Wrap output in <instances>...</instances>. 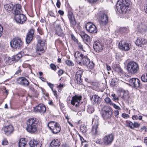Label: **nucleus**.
Wrapping results in <instances>:
<instances>
[{
  "label": "nucleus",
  "instance_id": "6e6552de",
  "mask_svg": "<svg viewBox=\"0 0 147 147\" xmlns=\"http://www.w3.org/2000/svg\"><path fill=\"white\" fill-rule=\"evenodd\" d=\"M23 42L18 38H13L10 42L11 47L13 49H21L23 47Z\"/></svg>",
  "mask_w": 147,
  "mask_h": 147
},
{
  "label": "nucleus",
  "instance_id": "5fc2aeb1",
  "mask_svg": "<svg viewBox=\"0 0 147 147\" xmlns=\"http://www.w3.org/2000/svg\"><path fill=\"white\" fill-rule=\"evenodd\" d=\"M20 67H19L18 69L17 70L16 72L15 75H18L20 74L22 70L20 68Z\"/></svg>",
  "mask_w": 147,
  "mask_h": 147
},
{
  "label": "nucleus",
  "instance_id": "c756f323",
  "mask_svg": "<svg viewBox=\"0 0 147 147\" xmlns=\"http://www.w3.org/2000/svg\"><path fill=\"white\" fill-rule=\"evenodd\" d=\"M24 52L21 51L18 53L17 54L13 56L12 58V60L17 62L24 55Z\"/></svg>",
  "mask_w": 147,
  "mask_h": 147
},
{
  "label": "nucleus",
  "instance_id": "7c9ffc66",
  "mask_svg": "<svg viewBox=\"0 0 147 147\" xmlns=\"http://www.w3.org/2000/svg\"><path fill=\"white\" fill-rule=\"evenodd\" d=\"M91 99L92 101L93 100L94 101L93 102L94 104H98L101 101L100 98L98 95L96 94H94L92 96Z\"/></svg>",
  "mask_w": 147,
  "mask_h": 147
},
{
  "label": "nucleus",
  "instance_id": "8fccbe9b",
  "mask_svg": "<svg viewBox=\"0 0 147 147\" xmlns=\"http://www.w3.org/2000/svg\"><path fill=\"white\" fill-rule=\"evenodd\" d=\"M37 31L41 35H42L44 33L42 29L40 28H38L37 29Z\"/></svg>",
  "mask_w": 147,
  "mask_h": 147
},
{
  "label": "nucleus",
  "instance_id": "338daca9",
  "mask_svg": "<svg viewBox=\"0 0 147 147\" xmlns=\"http://www.w3.org/2000/svg\"><path fill=\"white\" fill-rule=\"evenodd\" d=\"M132 119L134 120H136L138 119V116L137 115H134L132 116Z\"/></svg>",
  "mask_w": 147,
  "mask_h": 147
},
{
  "label": "nucleus",
  "instance_id": "72a5a7b5",
  "mask_svg": "<svg viewBox=\"0 0 147 147\" xmlns=\"http://www.w3.org/2000/svg\"><path fill=\"white\" fill-rule=\"evenodd\" d=\"M14 6V5L12 4H6L4 5V8L7 11H11L13 9Z\"/></svg>",
  "mask_w": 147,
  "mask_h": 147
},
{
  "label": "nucleus",
  "instance_id": "a211bd4d",
  "mask_svg": "<svg viewBox=\"0 0 147 147\" xmlns=\"http://www.w3.org/2000/svg\"><path fill=\"white\" fill-rule=\"evenodd\" d=\"M68 16L70 21L71 26L74 28L76 26V22L71 10H69L68 11Z\"/></svg>",
  "mask_w": 147,
  "mask_h": 147
},
{
  "label": "nucleus",
  "instance_id": "a18cd8bd",
  "mask_svg": "<svg viewBox=\"0 0 147 147\" xmlns=\"http://www.w3.org/2000/svg\"><path fill=\"white\" fill-rule=\"evenodd\" d=\"M76 43L77 44L78 48L81 50H83V46L81 43L78 41Z\"/></svg>",
  "mask_w": 147,
  "mask_h": 147
},
{
  "label": "nucleus",
  "instance_id": "aec40b11",
  "mask_svg": "<svg viewBox=\"0 0 147 147\" xmlns=\"http://www.w3.org/2000/svg\"><path fill=\"white\" fill-rule=\"evenodd\" d=\"M34 33V30L33 29L30 30L27 33L26 38V41L27 44L30 43L32 40Z\"/></svg>",
  "mask_w": 147,
  "mask_h": 147
},
{
  "label": "nucleus",
  "instance_id": "393cba45",
  "mask_svg": "<svg viewBox=\"0 0 147 147\" xmlns=\"http://www.w3.org/2000/svg\"><path fill=\"white\" fill-rule=\"evenodd\" d=\"M36 112L44 113L45 112L46 108L42 104H39L34 108Z\"/></svg>",
  "mask_w": 147,
  "mask_h": 147
},
{
  "label": "nucleus",
  "instance_id": "3c124183",
  "mask_svg": "<svg viewBox=\"0 0 147 147\" xmlns=\"http://www.w3.org/2000/svg\"><path fill=\"white\" fill-rule=\"evenodd\" d=\"M71 36L72 40L74 41V42H77L78 41V40L74 36V34H71Z\"/></svg>",
  "mask_w": 147,
  "mask_h": 147
},
{
  "label": "nucleus",
  "instance_id": "de8ad7c7",
  "mask_svg": "<svg viewBox=\"0 0 147 147\" xmlns=\"http://www.w3.org/2000/svg\"><path fill=\"white\" fill-rule=\"evenodd\" d=\"M62 44V41L59 39H57L55 42V45H61Z\"/></svg>",
  "mask_w": 147,
  "mask_h": 147
},
{
  "label": "nucleus",
  "instance_id": "20e7f679",
  "mask_svg": "<svg viewBox=\"0 0 147 147\" xmlns=\"http://www.w3.org/2000/svg\"><path fill=\"white\" fill-rule=\"evenodd\" d=\"M36 38L38 40V43L36 46V51L37 53L40 55L45 52L46 48V43L45 40L41 38L39 35H36Z\"/></svg>",
  "mask_w": 147,
  "mask_h": 147
},
{
  "label": "nucleus",
  "instance_id": "a878e982",
  "mask_svg": "<svg viewBox=\"0 0 147 147\" xmlns=\"http://www.w3.org/2000/svg\"><path fill=\"white\" fill-rule=\"evenodd\" d=\"M21 7V5L19 4H17L14 5V8H13L14 11L13 13L15 16L20 14L22 13Z\"/></svg>",
  "mask_w": 147,
  "mask_h": 147
},
{
  "label": "nucleus",
  "instance_id": "f3484780",
  "mask_svg": "<svg viewBox=\"0 0 147 147\" xmlns=\"http://www.w3.org/2000/svg\"><path fill=\"white\" fill-rule=\"evenodd\" d=\"M2 130L5 135L9 136L13 133L14 131V128L12 125H9L4 126Z\"/></svg>",
  "mask_w": 147,
  "mask_h": 147
},
{
  "label": "nucleus",
  "instance_id": "f03ea898",
  "mask_svg": "<svg viewBox=\"0 0 147 147\" xmlns=\"http://www.w3.org/2000/svg\"><path fill=\"white\" fill-rule=\"evenodd\" d=\"M131 6L130 0H119L117 2L116 9L119 13H126L129 7Z\"/></svg>",
  "mask_w": 147,
  "mask_h": 147
},
{
  "label": "nucleus",
  "instance_id": "4be33fe9",
  "mask_svg": "<svg viewBox=\"0 0 147 147\" xmlns=\"http://www.w3.org/2000/svg\"><path fill=\"white\" fill-rule=\"evenodd\" d=\"M80 35L84 42L89 43L91 42V39L90 37L84 32H80Z\"/></svg>",
  "mask_w": 147,
  "mask_h": 147
},
{
  "label": "nucleus",
  "instance_id": "423d86ee",
  "mask_svg": "<svg viewBox=\"0 0 147 147\" xmlns=\"http://www.w3.org/2000/svg\"><path fill=\"white\" fill-rule=\"evenodd\" d=\"M47 126L51 131L53 134L59 133L61 129V126L58 123L54 121H51L47 124Z\"/></svg>",
  "mask_w": 147,
  "mask_h": 147
},
{
  "label": "nucleus",
  "instance_id": "f257e3e1",
  "mask_svg": "<svg viewBox=\"0 0 147 147\" xmlns=\"http://www.w3.org/2000/svg\"><path fill=\"white\" fill-rule=\"evenodd\" d=\"M39 124V121L37 119L35 118H30L27 121L26 130L30 133H34L37 131Z\"/></svg>",
  "mask_w": 147,
  "mask_h": 147
},
{
  "label": "nucleus",
  "instance_id": "e433bc0d",
  "mask_svg": "<svg viewBox=\"0 0 147 147\" xmlns=\"http://www.w3.org/2000/svg\"><path fill=\"white\" fill-rule=\"evenodd\" d=\"M88 112L89 113H92L94 111V109L91 105H89L87 109Z\"/></svg>",
  "mask_w": 147,
  "mask_h": 147
},
{
  "label": "nucleus",
  "instance_id": "ddd939ff",
  "mask_svg": "<svg viewBox=\"0 0 147 147\" xmlns=\"http://www.w3.org/2000/svg\"><path fill=\"white\" fill-rule=\"evenodd\" d=\"M86 30L89 32L92 33L97 32V30L95 25L91 22H88L86 25Z\"/></svg>",
  "mask_w": 147,
  "mask_h": 147
},
{
  "label": "nucleus",
  "instance_id": "0eeeda50",
  "mask_svg": "<svg viewBox=\"0 0 147 147\" xmlns=\"http://www.w3.org/2000/svg\"><path fill=\"white\" fill-rule=\"evenodd\" d=\"M112 113L111 108L108 106H104L101 112L102 117L105 120L110 118L112 116Z\"/></svg>",
  "mask_w": 147,
  "mask_h": 147
},
{
  "label": "nucleus",
  "instance_id": "13d9d810",
  "mask_svg": "<svg viewBox=\"0 0 147 147\" xmlns=\"http://www.w3.org/2000/svg\"><path fill=\"white\" fill-rule=\"evenodd\" d=\"M64 71L62 69H60L58 71V76H60L63 74L64 73Z\"/></svg>",
  "mask_w": 147,
  "mask_h": 147
},
{
  "label": "nucleus",
  "instance_id": "37998d69",
  "mask_svg": "<svg viewBox=\"0 0 147 147\" xmlns=\"http://www.w3.org/2000/svg\"><path fill=\"white\" fill-rule=\"evenodd\" d=\"M111 96L113 97L112 99L115 102H117L118 100V97L116 96L115 94H111Z\"/></svg>",
  "mask_w": 147,
  "mask_h": 147
},
{
  "label": "nucleus",
  "instance_id": "6e6d98bb",
  "mask_svg": "<svg viewBox=\"0 0 147 147\" xmlns=\"http://www.w3.org/2000/svg\"><path fill=\"white\" fill-rule=\"evenodd\" d=\"M121 116L122 117L125 119L129 117V115L125 113H123L122 114Z\"/></svg>",
  "mask_w": 147,
  "mask_h": 147
},
{
  "label": "nucleus",
  "instance_id": "052dcab7",
  "mask_svg": "<svg viewBox=\"0 0 147 147\" xmlns=\"http://www.w3.org/2000/svg\"><path fill=\"white\" fill-rule=\"evenodd\" d=\"M58 13L61 16H63L64 15V11L61 10H59L58 11Z\"/></svg>",
  "mask_w": 147,
  "mask_h": 147
},
{
  "label": "nucleus",
  "instance_id": "ea45409f",
  "mask_svg": "<svg viewBox=\"0 0 147 147\" xmlns=\"http://www.w3.org/2000/svg\"><path fill=\"white\" fill-rule=\"evenodd\" d=\"M105 102L107 104L111 105L113 102H112L111 99L108 97H106L105 99Z\"/></svg>",
  "mask_w": 147,
  "mask_h": 147
},
{
  "label": "nucleus",
  "instance_id": "473e14b6",
  "mask_svg": "<svg viewBox=\"0 0 147 147\" xmlns=\"http://www.w3.org/2000/svg\"><path fill=\"white\" fill-rule=\"evenodd\" d=\"M24 138L20 139L19 142V147H26L27 142Z\"/></svg>",
  "mask_w": 147,
  "mask_h": 147
},
{
  "label": "nucleus",
  "instance_id": "b1692460",
  "mask_svg": "<svg viewBox=\"0 0 147 147\" xmlns=\"http://www.w3.org/2000/svg\"><path fill=\"white\" fill-rule=\"evenodd\" d=\"M119 47L120 49L125 51H128L130 48V46L128 43L125 42L122 43L121 41L119 42Z\"/></svg>",
  "mask_w": 147,
  "mask_h": 147
},
{
  "label": "nucleus",
  "instance_id": "9d476101",
  "mask_svg": "<svg viewBox=\"0 0 147 147\" xmlns=\"http://www.w3.org/2000/svg\"><path fill=\"white\" fill-rule=\"evenodd\" d=\"M82 96L79 94H76L73 96L71 101V104L76 107H79L83 102H80L82 100Z\"/></svg>",
  "mask_w": 147,
  "mask_h": 147
},
{
  "label": "nucleus",
  "instance_id": "a19ab883",
  "mask_svg": "<svg viewBox=\"0 0 147 147\" xmlns=\"http://www.w3.org/2000/svg\"><path fill=\"white\" fill-rule=\"evenodd\" d=\"M65 63L68 66H73L74 65V63L73 62L69 60H66Z\"/></svg>",
  "mask_w": 147,
  "mask_h": 147
},
{
  "label": "nucleus",
  "instance_id": "1a4fd4ad",
  "mask_svg": "<svg viewBox=\"0 0 147 147\" xmlns=\"http://www.w3.org/2000/svg\"><path fill=\"white\" fill-rule=\"evenodd\" d=\"M98 20L100 26L101 27L104 26L108 23V16L105 13L101 12L99 14Z\"/></svg>",
  "mask_w": 147,
  "mask_h": 147
},
{
  "label": "nucleus",
  "instance_id": "c85d7f7f",
  "mask_svg": "<svg viewBox=\"0 0 147 147\" xmlns=\"http://www.w3.org/2000/svg\"><path fill=\"white\" fill-rule=\"evenodd\" d=\"M126 123L127 126L131 129H134V128L138 127L140 126V123L136 122L133 123L131 121H127Z\"/></svg>",
  "mask_w": 147,
  "mask_h": 147
},
{
  "label": "nucleus",
  "instance_id": "c03bdc74",
  "mask_svg": "<svg viewBox=\"0 0 147 147\" xmlns=\"http://www.w3.org/2000/svg\"><path fill=\"white\" fill-rule=\"evenodd\" d=\"M139 131L141 132H145L147 131V128L146 126H143L141 128Z\"/></svg>",
  "mask_w": 147,
  "mask_h": 147
},
{
  "label": "nucleus",
  "instance_id": "69168bd1",
  "mask_svg": "<svg viewBox=\"0 0 147 147\" xmlns=\"http://www.w3.org/2000/svg\"><path fill=\"white\" fill-rule=\"evenodd\" d=\"M49 15L50 16L55 18L56 17L55 14L52 12L50 11L49 12Z\"/></svg>",
  "mask_w": 147,
  "mask_h": 147
},
{
  "label": "nucleus",
  "instance_id": "79ce46f5",
  "mask_svg": "<svg viewBox=\"0 0 147 147\" xmlns=\"http://www.w3.org/2000/svg\"><path fill=\"white\" fill-rule=\"evenodd\" d=\"M8 142L7 139L6 138H4L2 141V144L3 145L5 146L8 145Z\"/></svg>",
  "mask_w": 147,
  "mask_h": 147
},
{
  "label": "nucleus",
  "instance_id": "864d4df0",
  "mask_svg": "<svg viewBox=\"0 0 147 147\" xmlns=\"http://www.w3.org/2000/svg\"><path fill=\"white\" fill-rule=\"evenodd\" d=\"M29 87V89L30 90L32 91L34 90V85L33 84H29V86H28Z\"/></svg>",
  "mask_w": 147,
  "mask_h": 147
},
{
  "label": "nucleus",
  "instance_id": "f704fd0d",
  "mask_svg": "<svg viewBox=\"0 0 147 147\" xmlns=\"http://www.w3.org/2000/svg\"><path fill=\"white\" fill-rule=\"evenodd\" d=\"M118 31L121 34H123L124 33H127L129 31L128 27H120L118 29Z\"/></svg>",
  "mask_w": 147,
  "mask_h": 147
},
{
  "label": "nucleus",
  "instance_id": "09e8293b",
  "mask_svg": "<svg viewBox=\"0 0 147 147\" xmlns=\"http://www.w3.org/2000/svg\"><path fill=\"white\" fill-rule=\"evenodd\" d=\"M47 84L49 86L50 88L51 89V90L52 91H53V88L54 86V85L51 84L50 82H47Z\"/></svg>",
  "mask_w": 147,
  "mask_h": 147
},
{
  "label": "nucleus",
  "instance_id": "bf43d9fd",
  "mask_svg": "<svg viewBox=\"0 0 147 147\" xmlns=\"http://www.w3.org/2000/svg\"><path fill=\"white\" fill-rule=\"evenodd\" d=\"M61 2L59 0H57L56 3V6L58 8H59L60 7Z\"/></svg>",
  "mask_w": 147,
  "mask_h": 147
},
{
  "label": "nucleus",
  "instance_id": "c9c22d12",
  "mask_svg": "<svg viewBox=\"0 0 147 147\" xmlns=\"http://www.w3.org/2000/svg\"><path fill=\"white\" fill-rule=\"evenodd\" d=\"M86 127L84 125L82 124L80 126V130L83 133H85L86 131Z\"/></svg>",
  "mask_w": 147,
  "mask_h": 147
},
{
  "label": "nucleus",
  "instance_id": "bb28decb",
  "mask_svg": "<svg viewBox=\"0 0 147 147\" xmlns=\"http://www.w3.org/2000/svg\"><path fill=\"white\" fill-rule=\"evenodd\" d=\"M82 74V71L79 70L76 72V78L77 80V83L79 84H82V80L81 78V75Z\"/></svg>",
  "mask_w": 147,
  "mask_h": 147
},
{
  "label": "nucleus",
  "instance_id": "603ef678",
  "mask_svg": "<svg viewBox=\"0 0 147 147\" xmlns=\"http://www.w3.org/2000/svg\"><path fill=\"white\" fill-rule=\"evenodd\" d=\"M111 105H113V107L115 109L119 110H121L120 108L115 104L113 103Z\"/></svg>",
  "mask_w": 147,
  "mask_h": 147
},
{
  "label": "nucleus",
  "instance_id": "680f3d73",
  "mask_svg": "<svg viewBox=\"0 0 147 147\" xmlns=\"http://www.w3.org/2000/svg\"><path fill=\"white\" fill-rule=\"evenodd\" d=\"M119 112L118 110H116L114 111V114L115 116V117H117L118 115H119Z\"/></svg>",
  "mask_w": 147,
  "mask_h": 147
},
{
  "label": "nucleus",
  "instance_id": "39448f33",
  "mask_svg": "<svg viewBox=\"0 0 147 147\" xmlns=\"http://www.w3.org/2000/svg\"><path fill=\"white\" fill-rule=\"evenodd\" d=\"M127 69L128 72L131 74H135L139 71L138 64L134 61L128 63L127 65Z\"/></svg>",
  "mask_w": 147,
  "mask_h": 147
},
{
  "label": "nucleus",
  "instance_id": "e2e57ef3",
  "mask_svg": "<svg viewBox=\"0 0 147 147\" xmlns=\"http://www.w3.org/2000/svg\"><path fill=\"white\" fill-rule=\"evenodd\" d=\"M3 30V28L2 26L0 24V37L1 36L2 31Z\"/></svg>",
  "mask_w": 147,
  "mask_h": 147
},
{
  "label": "nucleus",
  "instance_id": "2eb2a0df",
  "mask_svg": "<svg viewBox=\"0 0 147 147\" xmlns=\"http://www.w3.org/2000/svg\"><path fill=\"white\" fill-rule=\"evenodd\" d=\"M114 139V136L112 134L106 135L103 138V142L105 145L111 144Z\"/></svg>",
  "mask_w": 147,
  "mask_h": 147
},
{
  "label": "nucleus",
  "instance_id": "0e129e2a",
  "mask_svg": "<svg viewBox=\"0 0 147 147\" xmlns=\"http://www.w3.org/2000/svg\"><path fill=\"white\" fill-rule=\"evenodd\" d=\"M106 68H107V71H111V66L107 64H106Z\"/></svg>",
  "mask_w": 147,
  "mask_h": 147
},
{
  "label": "nucleus",
  "instance_id": "dca6fc26",
  "mask_svg": "<svg viewBox=\"0 0 147 147\" xmlns=\"http://www.w3.org/2000/svg\"><path fill=\"white\" fill-rule=\"evenodd\" d=\"M54 30L55 35L62 38L64 37L65 34L63 30L61 28L60 24H57L55 26Z\"/></svg>",
  "mask_w": 147,
  "mask_h": 147
},
{
  "label": "nucleus",
  "instance_id": "cd10ccee",
  "mask_svg": "<svg viewBox=\"0 0 147 147\" xmlns=\"http://www.w3.org/2000/svg\"><path fill=\"white\" fill-rule=\"evenodd\" d=\"M29 144L31 147H41L42 145L39 141L34 140H31Z\"/></svg>",
  "mask_w": 147,
  "mask_h": 147
},
{
  "label": "nucleus",
  "instance_id": "7ed1b4c3",
  "mask_svg": "<svg viewBox=\"0 0 147 147\" xmlns=\"http://www.w3.org/2000/svg\"><path fill=\"white\" fill-rule=\"evenodd\" d=\"M75 60L80 65H87L90 59L86 56H84L82 53L76 51L74 54Z\"/></svg>",
  "mask_w": 147,
  "mask_h": 147
},
{
  "label": "nucleus",
  "instance_id": "2f4dec72",
  "mask_svg": "<svg viewBox=\"0 0 147 147\" xmlns=\"http://www.w3.org/2000/svg\"><path fill=\"white\" fill-rule=\"evenodd\" d=\"M60 144V142L58 139H54L51 142L50 147H59Z\"/></svg>",
  "mask_w": 147,
  "mask_h": 147
},
{
  "label": "nucleus",
  "instance_id": "6ab92c4d",
  "mask_svg": "<svg viewBox=\"0 0 147 147\" xmlns=\"http://www.w3.org/2000/svg\"><path fill=\"white\" fill-rule=\"evenodd\" d=\"M98 125V121L96 120L92 127L91 133L92 135L96 136L99 134Z\"/></svg>",
  "mask_w": 147,
  "mask_h": 147
},
{
  "label": "nucleus",
  "instance_id": "4d7b16f0",
  "mask_svg": "<svg viewBox=\"0 0 147 147\" xmlns=\"http://www.w3.org/2000/svg\"><path fill=\"white\" fill-rule=\"evenodd\" d=\"M32 91L35 94L34 95V97H37L39 94V93L37 92V91L34 89V90H33Z\"/></svg>",
  "mask_w": 147,
  "mask_h": 147
},
{
  "label": "nucleus",
  "instance_id": "5701e85b",
  "mask_svg": "<svg viewBox=\"0 0 147 147\" xmlns=\"http://www.w3.org/2000/svg\"><path fill=\"white\" fill-rule=\"evenodd\" d=\"M135 43L138 46L142 47L146 44V40L143 38L139 37L137 39Z\"/></svg>",
  "mask_w": 147,
  "mask_h": 147
},
{
  "label": "nucleus",
  "instance_id": "4468645a",
  "mask_svg": "<svg viewBox=\"0 0 147 147\" xmlns=\"http://www.w3.org/2000/svg\"><path fill=\"white\" fill-rule=\"evenodd\" d=\"M129 82L131 86L136 89L140 88L141 86L140 81L138 78H133L130 79L129 80Z\"/></svg>",
  "mask_w": 147,
  "mask_h": 147
},
{
  "label": "nucleus",
  "instance_id": "58836bf2",
  "mask_svg": "<svg viewBox=\"0 0 147 147\" xmlns=\"http://www.w3.org/2000/svg\"><path fill=\"white\" fill-rule=\"evenodd\" d=\"M88 63V64L87 65H86V66L90 69H92L94 66V63L92 61L90 62V60Z\"/></svg>",
  "mask_w": 147,
  "mask_h": 147
},
{
  "label": "nucleus",
  "instance_id": "412c9836",
  "mask_svg": "<svg viewBox=\"0 0 147 147\" xmlns=\"http://www.w3.org/2000/svg\"><path fill=\"white\" fill-rule=\"evenodd\" d=\"M93 47L95 51L97 52H101L103 50V46L98 41L94 42Z\"/></svg>",
  "mask_w": 147,
  "mask_h": 147
},
{
  "label": "nucleus",
  "instance_id": "49530a36",
  "mask_svg": "<svg viewBox=\"0 0 147 147\" xmlns=\"http://www.w3.org/2000/svg\"><path fill=\"white\" fill-rule=\"evenodd\" d=\"M50 67L51 69L53 70L54 71H56L57 69L56 65L54 64H51L50 65Z\"/></svg>",
  "mask_w": 147,
  "mask_h": 147
},
{
  "label": "nucleus",
  "instance_id": "774afa93",
  "mask_svg": "<svg viewBox=\"0 0 147 147\" xmlns=\"http://www.w3.org/2000/svg\"><path fill=\"white\" fill-rule=\"evenodd\" d=\"M98 0H88V2L90 3H94L96 2Z\"/></svg>",
  "mask_w": 147,
  "mask_h": 147
},
{
  "label": "nucleus",
  "instance_id": "9b49d317",
  "mask_svg": "<svg viewBox=\"0 0 147 147\" xmlns=\"http://www.w3.org/2000/svg\"><path fill=\"white\" fill-rule=\"evenodd\" d=\"M14 19L17 23L22 24L25 22L27 18L25 15L21 13L15 16Z\"/></svg>",
  "mask_w": 147,
  "mask_h": 147
},
{
  "label": "nucleus",
  "instance_id": "4c0bfd02",
  "mask_svg": "<svg viewBox=\"0 0 147 147\" xmlns=\"http://www.w3.org/2000/svg\"><path fill=\"white\" fill-rule=\"evenodd\" d=\"M141 80L144 82H147V74H143L141 77Z\"/></svg>",
  "mask_w": 147,
  "mask_h": 147
},
{
  "label": "nucleus",
  "instance_id": "f8f14e48",
  "mask_svg": "<svg viewBox=\"0 0 147 147\" xmlns=\"http://www.w3.org/2000/svg\"><path fill=\"white\" fill-rule=\"evenodd\" d=\"M17 83L21 86L25 87L29 86V82L28 80L25 77H21L17 78Z\"/></svg>",
  "mask_w": 147,
  "mask_h": 147
}]
</instances>
